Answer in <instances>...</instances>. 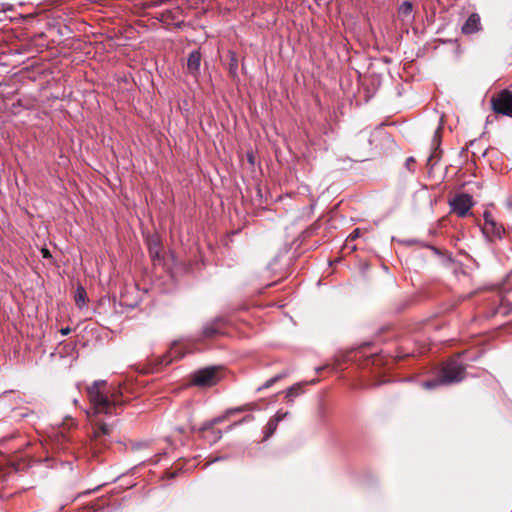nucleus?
Wrapping results in <instances>:
<instances>
[{
  "instance_id": "20e7f679",
  "label": "nucleus",
  "mask_w": 512,
  "mask_h": 512,
  "mask_svg": "<svg viewBox=\"0 0 512 512\" xmlns=\"http://www.w3.org/2000/svg\"><path fill=\"white\" fill-rule=\"evenodd\" d=\"M219 381L218 369L207 367L196 371L192 376V384L199 387H210Z\"/></svg>"
},
{
  "instance_id": "b1692460",
  "label": "nucleus",
  "mask_w": 512,
  "mask_h": 512,
  "mask_svg": "<svg viewBox=\"0 0 512 512\" xmlns=\"http://www.w3.org/2000/svg\"><path fill=\"white\" fill-rule=\"evenodd\" d=\"M358 236H359V230L358 229L354 230L353 233L350 235V237L352 239H355Z\"/></svg>"
},
{
  "instance_id": "dca6fc26",
  "label": "nucleus",
  "mask_w": 512,
  "mask_h": 512,
  "mask_svg": "<svg viewBox=\"0 0 512 512\" xmlns=\"http://www.w3.org/2000/svg\"><path fill=\"white\" fill-rule=\"evenodd\" d=\"M303 392L301 384H295L287 389L286 397L290 400H293L294 397L300 395Z\"/></svg>"
},
{
  "instance_id": "7ed1b4c3",
  "label": "nucleus",
  "mask_w": 512,
  "mask_h": 512,
  "mask_svg": "<svg viewBox=\"0 0 512 512\" xmlns=\"http://www.w3.org/2000/svg\"><path fill=\"white\" fill-rule=\"evenodd\" d=\"M490 104L496 114L512 118V91L504 89L494 94L490 99Z\"/></svg>"
},
{
  "instance_id": "aec40b11",
  "label": "nucleus",
  "mask_w": 512,
  "mask_h": 512,
  "mask_svg": "<svg viewBox=\"0 0 512 512\" xmlns=\"http://www.w3.org/2000/svg\"><path fill=\"white\" fill-rule=\"evenodd\" d=\"M241 412H245V408H243V406L227 410V415L230 416L232 414L241 413Z\"/></svg>"
},
{
  "instance_id": "423d86ee",
  "label": "nucleus",
  "mask_w": 512,
  "mask_h": 512,
  "mask_svg": "<svg viewBox=\"0 0 512 512\" xmlns=\"http://www.w3.org/2000/svg\"><path fill=\"white\" fill-rule=\"evenodd\" d=\"M483 232L490 237H500L504 231L503 227L496 223L492 214L488 211L484 212Z\"/></svg>"
},
{
  "instance_id": "9b49d317",
  "label": "nucleus",
  "mask_w": 512,
  "mask_h": 512,
  "mask_svg": "<svg viewBox=\"0 0 512 512\" xmlns=\"http://www.w3.org/2000/svg\"><path fill=\"white\" fill-rule=\"evenodd\" d=\"M481 23L478 14H471L462 26V32L464 34H472L480 30Z\"/></svg>"
},
{
  "instance_id": "4be33fe9",
  "label": "nucleus",
  "mask_w": 512,
  "mask_h": 512,
  "mask_svg": "<svg viewBox=\"0 0 512 512\" xmlns=\"http://www.w3.org/2000/svg\"><path fill=\"white\" fill-rule=\"evenodd\" d=\"M243 408H245V411H252L256 409V405L253 403L245 404L243 405Z\"/></svg>"
},
{
  "instance_id": "39448f33",
  "label": "nucleus",
  "mask_w": 512,
  "mask_h": 512,
  "mask_svg": "<svg viewBox=\"0 0 512 512\" xmlns=\"http://www.w3.org/2000/svg\"><path fill=\"white\" fill-rule=\"evenodd\" d=\"M452 211L459 217H465L473 206L472 197L468 194H460L450 201Z\"/></svg>"
},
{
  "instance_id": "f257e3e1",
  "label": "nucleus",
  "mask_w": 512,
  "mask_h": 512,
  "mask_svg": "<svg viewBox=\"0 0 512 512\" xmlns=\"http://www.w3.org/2000/svg\"><path fill=\"white\" fill-rule=\"evenodd\" d=\"M87 392L94 414H111L112 410L120 404L113 393L110 398L108 397L107 383L104 380L95 381L87 388Z\"/></svg>"
},
{
  "instance_id": "412c9836",
  "label": "nucleus",
  "mask_w": 512,
  "mask_h": 512,
  "mask_svg": "<svg viewBox=\"0 0 512 512\" xmlns=\"http://www.w3.org/2000/svg\"><path fill=\"white\" fill-rule=\"evenodd\" d=\"M41 254L44 258H47V259H50L52 257L50 251L47 248H42Z\"/></svg>"
},
{
  "instance_id": "6e6552de",
  "label": "nucleus",
  "mask_w": 512,
  "mask_h": 512,
  "mask_svg": "<svg viewBox=\"0 0 512 512\" xmlns=\"http://www.w3.org/2000/svg\"><path fill=\"white\" fill-rule=\"evenodd\" d=\"M201 54L198 50L192 51L187 60V71L193 77L197 78L200 74Z\"/></svg>"
},
{
  "instance_id": "9d476101",
  "label": "nucleus",
  "mask_w": 512,
  "mask_h": 512,
  "mask_svg": "<svg viewBox=\"0 0 512 512\" xmlns=\"http://www.w3.org/2000/svg\"><path fill=\"white\" fill-rule=\"evenodd\" d=\"M288 413H281V412H277L275 414V416H273L267 423V425L265 426V430H264V440H267L269 437H271L276 429H277V426H278V423L287 415Z\"/></svg>"
},
{
  "instance_id": "2eb2a0df",
  "label": "nucleus",
  "mask_w": 512,
  "mask_h": 512,
  "mask_svg": "<svg viewBox=\"0 0 512 512\" xmlns=\"http://www.w3.org/2000/svg\"><path fill=\"white\" fill-rule=\"evenodd\" d=\"M74 298L78 307L81 308L86 304V291L82 286L77 287Z\"/></svg>"
},
{
  "instance_id": "a211bd4d",
  "label": "nucleus",
  "mask_w": 512,
  "mask_h": 512,
  "mask_svg": "<svg viewBox=\"0 0 512 512\" xmlns=\"http://www.w3.org/2000/svg\"><path fill=\"white\" fill-rule=\"evenodd\" d=\"M415 164V159L414 157H408L405 161V166L408 170H413V165Z\"/></svg>"
},
{
  "instance_id": "ddd939ff",
  "label": "nucleus",
  "mask_w": 512,
  "mask_h": 512,
  "mask_svg": "<svg viewBox=\"0 0 512 512\" xmlns=\"http://www.w3.org/2000/svg\"><path fill=\"white\" fill-rule=\"evenodd\" d=\"M183 355L179 353L178 351V347L177 346H173L170 351L168 352L167 355L163 356V358L161 359V365H169L170 363L173 362V360L175 358H180L182 357Z\"/></svg>"
},
{
  "instance_id": "6ab92c4d",
  "label": "nucleus",
  "mask_w": 512,
  "mask_h": 512,
  "mask_svg": "<svg viewBox=\"0 0 512 512\" xmlns=\"http://www.w3.org/2000/svg\"><path fill=\"white\" fill-rule=\"evenodd\" d=\"M228 417H229V415H227V413H226L224 416H219V417L214 418L209 423H213V427H214L216 424L221 423Z\"/></svg>"
},
{
  "instance_id": "5701e85b",
  "label": "nucleus",
  "mask_w": 512,
  "mask_h": 512,
  "mask_svg": "<svg viewBox=\"0 0 512 512\" xmlns=\"http://www.w3.org/2000/svg\"><path fill=\"white\" fill-rule=\"evenodd\" d=\"M70 331H71V330H70V328H69V327L62 328V329L60 330V332H61V334H62V335H68V334L70 333Z\"/></svg>"
},
{
  "instance_id": "393cba45",
  "label": "nucleus",
  "mask_w": 512,
  "mask_h": 512,
  "mask_svg": "<svg viewBox=\"0 0 512 512\" xmlns=\"http://www.w3.org/2000/svg\"><path fill=\"white\" fill-rule=\"evenodd\" d=\"M252 419H253V417H252V416H247V417H245L241 422H243V421H248V420H252Z\"/></svg>"
},
{
  "instance_id": "f3484780",
  "label": "nucleus",
  "mask_w": 512,
  "mask_h": 512,
  "mask_svg": "<svg viewBox=\"0 0 512 512\" xmlns=\"http://www.w3.org/2000/svg\"><path fill=\"white\" fill-rule=\"evenodd\" d=\"M284 376H286V374H278L276 376H274L273 378L267 380L262 387L259 388V390L261 389H267L269 387H271L274 383H276L277 381H279L280 379H282Z\"/></svg>"
},
{
  "instance_id": "1a4fd4ad",
  "label": "nucleus",
  "mask_w": 512,
  "mask_h": 512,
  "mask_svg": "<svg viewBox=\"0 0 512 512\" xmlns=\"http://www.w3.org/2000/svg\"><path fill=\"white\" fill-rule=\"evenodd\" d=\"M398 18L404 24H409L413 21V5L410 1H404L398 8Z\"/></svg>"
},
{
  "instance_id": "0eeeda50",
  "label": "nucleus",
  "mask_w": 512,
  "mask_h": 512,
  "mask_svg": "<svg viewBox=\"0 0 512 512\" xmlns=\"http://www.w3.org/2000/svg\"><path fill=\"white\" fill-rule=\"evenodd\" d=\"M201 437L210 444L216 443L222 437V432L213 427V423H205L200 429Z\"/></svg>"
},
{
  "instance_id": "4468645a",
  "label": "nucleus",
  "mask_w": 512,
  "mask_h": 512,
  "mask_svg": "<svg viewBox=\"0 0 512 512\" xmlns=\"http://www.w3.org/2000/svg\"><path fill=\"white\" fill-rule=\"evenodd\" d=\"M110 431V427L105 423H97L94 428L93 437L98 439L101 436L109 435Z\"/></svg>"
},
{
  "instance_id": "f8f14e48",
  "label": "nucleus",
  "mask_w": 512,
  "mask_h": 512,
  "mask_svg": "<svg viewBox=\"0 0 512 512\" xmlns=\"http://www.w3.org/2000/svg\"><path fill=\"white\" fill-rule=\"evenodd\" d=\"M219 323H220V320L216 319V320L206 324L202 330L201 337L203 339H209V338H213L214 336H216L219 333Z\"/></svg>"
},
{
  "instance_id": "f03ea898",
  "label": "nucleus",
  "mask_w": 512,
  "mask_h": 512,
  "mask_svg": "<svg viewBox=\"0 0 512 512\" xmlns=\"http://www.w3.org/2000/svg\"><path fill=\"white\" fill-rule=\"evenodd\" d=\"M464 378V368L457 361H450L443 365L438 378L423 383L427 389L435 388L439 385H447L459 382Z\"/></svg>"
}]
</instances>
